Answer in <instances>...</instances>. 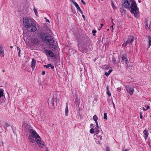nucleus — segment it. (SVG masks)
<instances>
[{
    "instance_id": "1",
    "label": "nucleus",
    "mask_w": 151,
    "mask_h": 151,
    "mask_svg": "<svg viewBox=\"0 0 151 151\" xmlns=\"http://www.w3.org/2000/svg\"><path fill=\"white\" fill-rule=\"evenodd\" d=\"M123 6L126 8L131 9V12L134 14L135 17L139 13L137 5L134 0H124Z\"/></svg>"
},
{
    "instance_id": "2",
    "label": "nucleus",
    "mask_w": 151,
    "mask_h": 151,
    "mask_svg": "<svg viewBox=\"0 0 151 151\" xmlns=\"http://www.w3.org/2000/svg\"><path fill=\"white\" fill-rule=\"evenodd\" d=\"M23 22L25 28L29 32H34L36 31L37 28L33 19L25 17L23 18Z\"/></svg>"
},
{
    "instance_id": "3",
    "label": "nucleus",
    "mask_w": 151,
    "mask_h": 151,
    "mask_svg": "<svg viewBox=\"0 0 151 151\" xmlns=\"http://www.w3.org/2000/svg\"><path fill=\"white\" fill-rule=\"evenodd\" d=\"M40 36L42 41L44 42L52 43L53 42L52 37L49 35H48L43 32H41Z\"/></svg>"
},
{
    "instance_id": "4",
    "label": "nucleus",
    "mask_w": 151,
    "mask_h": 151,
    "mask_svg": "<svg viewBox=\"0 0 151 151\" xmlns=\"http://www.w3.org/2000/svg\"><path fill=\"white\" fill-rule=\"evenodd\" d=\"M134 37L133 36H129L127 40L122 45L123 47H125L127 45L130 46L132 45V43L134 41Z\"/></svg>"
},
{
    "instance_id": "5",
    "label": "nucleus",
    "mask_w": 151,
    "mask_h": 151,
    "mask_svg": "<svg viewBox=\"0 0 151 151\" xmlns=\"http://www.w3.org/2000/svg\"><path fill=\"white\" fill-rule=\"evenodd\" d=\"M125 88L127 92L130 95H132L133 94L134 91V87L127 85L126 86Z\"/></svg>"
},
{
    "instance_id": "6",
    "label": "nucleus",
    "mask_w": 151,
    "mask_h": 151,
    "mask_svg": "<svg viewBox=\"0 0 151 151\" xmlns=\"http://www.w3.org/2000/svg\"><path fill=\"white\" fill-rule=\"evenodd\" d=\"M45 53L46 55L49 57L53 58L54 57V53L51 50H45Z\"/></svg>"
},
{
    "instance_id": "7",
    "label": "nucleus",
    "mask_w": 151,
    "mask_h": 151,
    "mask_svg": "<svg viewBox=\"0 0 151 151\" xmlns=\"http://www.w3.org/2000/svg\"><path fill=\"white\" fill-rule=\"evenodd\" d=\"M4 55V47L2 45H0V56L2 57Z\"/></svg>"
},
{
    "instance_id": "8",
    "label": "nucleus",
    "mask_w": 151,
    "mask_h": 151,
    "mask_svg": "<svg viewBox=\"0 0 151 151\" xmlns=\"http://www.w3.org/2000/svg\"><path fill=\"white\" fill-rule=\"evenodd\" d=\"M122 60L123 62L126 64H127L129 63L128 59L127 58V55L125 54H124L122 55Z\"/></svg>"
},
{
    "instance_id": "9",
    "label": "nucleus",
    "mask_w": 151,
    "mask_h": 151,
    "mask_svg": "<svg viewBox=\"0 0 151 151\" xmlns=\"http://www.w3.org/2000/svg\"><path fill=\"white\" fill-rule=\"evenodd\" d=\"M29 131L32 134L31 135L34 136L35 137H36V136L38 135V134L33 129H31Z\"/></svg>"
},
{
    "instance_id": "10",
    "label": "nucleus",
    "mask_w": 151,
    "mask_h": 151,
    "mask_svg": "<svg viewBox=\"0 0 151 151\" xmlns=\"http://www.w3.org/2000/svg\"><path fill=\"white\" fill-rule=\"evenodd\" d=\"M36 60L32 59L31 63V67L32 70H34L35 67Z\"/></svg>"
},
{
    "instance_id": "11",
    "label": "nucleus",
    "mask_w": 151,
    "mask_h": 151,
    "mask_svg": "<svg viewBox=\"0 0 151 151\" xmlns=\"http://www.w3.org/2000/svg\"><path fill=\"white\" fill-rule=\"evenodd\" d=\"M49 48L50 49L52 50H53V49L55 50L57 48V47L51 43H50L49 44Z\"/></svg>"
},
{
    "instance_id": "12",
    "label": "nucleus",
    "mask_w": 151,
    "mask_h": 151,
    "mask_svg": "<svg viewBox=\"0 0 151 151\" xmlns=\"http://www.w3.org/2000/svg\"><path fill=\"white\" fill-rule=\"evenodd\" d=\"M35 137L32 135H29V140L32 143H34L35 142Z\"/></svg>"
},
{
    "instance_id": "13",
    "label": "nucleus",
    "mask_w": 151,
    "mask_h": 151,
    "mask_svg": "<svg viewBox=\"0 0 151 151\" xmlns=\"http://www.w3.org/2000/svg\"><path fill=\"white\" fill-rule=\"evenodd\" d=\"M143 133L145 135V139H147L148 135V134L147 133V131L146 129H145L143 131Z\"/></svg>"
},
{
    "instance_id": "14",
    "label": "nucleus",
    "mask_w": 151,
    "mask_h": 151,
    "mask_svg": "<svg viewBox=\"0 0 151 151\" xmlns=\"http://www.w3.org/2000/svg\"><path fill=\"white\" fill-rule=\"evenodd\" d=\"M108 102L109 104L110 105H113V107L114 109H115V106L114 104V103L113 101L110 100L109 99L108 101Z\"/></svg>"
},
{
    "instance_id": "15",
    "label": "nucleus",
    "mask_w": 151,
    "mask_h": 151,
    "mask_svg": "<svg viewBox=\"0 0 151 151\" xmlns=\"http://www.w3.org/2000/svg\"><path fill=\"white\" fill-rule=\"evenodd\" d=\"M38 145L39 147H42L45 145L44 142L43 141H40L38 143Z\"/></svg>"
},
{
    "instance_id": "16",
    "label": "nucleus",
    "mask_w": 151,
    "mask_h": 151,
    "mask_svg": "<svg viewBox=\"0 0 151 151\" xmlns=\"http://www.w3.org/2000/svg\"><path fill=\"white\" fill-rule=\"evenodd\" d=\"M57 100V98H52V99L51 100V104H52V106H54V104H55L54 102L56 103V102Z\"/></svg>"
},
{
    "instance_id": "17",
    "label": "nucleus",
    "mask_w": 151,
    "mask_h": 151,
    "mask_svg": "<svg viewBox=\"0 0 151 151\" xmlns=\"http://www.w3.org/2000/svg\"><path fill=\"white\" fill-rule=\"evenodd\" d=\"M68 109L67 104H66V108L65 109V115L68 116Z\"/></svg>"
},
{
    "instance_id": "18",
    "label": "nucleus",
    "mask_w": 151,
    "mask_h": 151,
    "mask_svg": "<svg viewBox=\"0 0 151 151\" xmlns=\"http://www.w3.org/2000/svg\"><path fill=\"white\" fill-rule=\"evenodd\" d=\"M31 40L33 44H37L38 42V40L36 38L32 39Z\"/></svg>"
},
{
    "instance_id": "19",
    "label": "nucleus",
    "mask_w": 151,
    "mask_h": 151,
    "mask_svg": "<svg viewBox=\"0 0 151 151\" xmlns=\"http://www.w3.org/2000/svg\"><path fill=\"white\" fill-rule=\"evenodd\" d=\"M35 138L37 140L36 142L37 143H38L39 141H41L40 137L38 134L37 136H36Z\"/></svg>"
},
{
    "instance_id": "20",
    "label": "nucleus",
    "mask_w": 151,
    "mask_h": 151,
    "mask_svg": "<svg viewBox=\"0 0 151 151\" xmlns=\"http://www.w3.org/2000/svg\"><path fill=\"white\" fill-rule=\"evenodd\" d=\"M72 2L73 3L74 5L76 6L77 9L79 7L77 3L74 0H72Z\"/></svg>"
},
{
    "instance_id": "21",
    "label": "nucleus",
    "mask_w": 151,
    "mask_h": 151,
    "mask_svg": "<svg viewBox=\"0 0 151 151\" xmlns=\"http://www.w3.org/2000/svg\"><path fill=\"white\" fill-rule=\"evenodd\" d=\"M148 40H149L148 46H149V47H150L151 45V37H148Z\"/></svg>"
},
{
    "instance_id": "22",
    "label": "nucleus",
    "mask_w": 151,
    "mask_h": 151,
    "mask_svg": "<svg viewBox=\"0 0 151 151\" xmlns=\"http://www.w3.org/2000/svg\"><path fill=\"white\" fill-rule=\"evenodd\" d=\"M145 27L146 29H147L149 27V26H148V22L147 21H146V23L145 25Z\"/></svg>"
},
{
    "instance_id": "23",
    "label": "nucleus",
    "mask_w": 151,
    "mask_h": 151,
    "mask_svg": "<svg viewBox=\"0 0 151 151\" xmlns=\"http://www.w3.org/2000/svg\"><path fill=\"white\" fill-rule=\"evenodd\" d=\"M93 119L94 120L95 122H97V120H98V117L97 116L95 115H94L93 117Z\"/></svg>"
},
{
    "instance_id": "24",
    "label": "nucleus",
    "mask_w": 151,
    "mask_h": 151,
    "mask_svg": "<svg viewBox=\"0 0 151 151\" xmlns=\"http://www.w3.org/2000/svg\"><path fill=\"white\" fill-rule=\"evenodd\" d=\"M3 91L4 90L2 89H1L0 91V98H1V96H3Z\"/></svg>"
},
{
    "instance_id": "25",
    "label": "nucleus",
    "mask_w": 151,
    "mask_h": 151,
    "mask_svg": "<svg viewBox=\"0 0 151 151\" xmlns=\"http://www.w3.org/2000/svg\"><path fill=\"white\" fill-rule=\"evenodd\" d=\"M94 129L93 128H92L90 130V132L91 133V134H93L94 133Z\"/></svg>"
},
{
    "instance_id": "26",
    "label": "nucleus",
    "mask_w": 151,
    "mask_h": 151,
    "mask_svg": "<svg viewBox=\"0 0 151 151\" xmlns=\"http://www.w3.org/2000/svg\"><path fill=\"white\" fill-rule=\"evenodd\" d=\"M104 119L107 120V113H104Z\"/></svg>"
},
{
    "instance_id": "27",
    "label": "nucleus",
    "mask_w": 151,
    "mask_h": 151,
    "mask_svg": "<svg viewBox=\"0 0 151 151\" xmlns=\"http://www.w3.org/2000/svg\"><path fill=\"white\" fill-rule=\"evenodd\" d=\"M77 9L82 14H83V12H82V11L81 10L80 7L77 8Z\"/></svg>"
},
{
    "instance_id": "28",
    "label": "nucleus",
    "mask_w": 151,
    "mask_h": 151,
    "mask_svg": "<svg viewBox=\"0 0 151 151\" xmlns=\"http://www.w3.org/2000/svg\"><path fill=\"white\" fill-rule=\"evenodd\" d=\"M34 10V12H35V14L37 16V9L35 8H34L33 9Z\"/></svg>"
},
{
    "instance_id": "29",
    "label": "nucleus",
    "mask_w": 151,
    "mask_h": 151,
    "mask_svg": "<svg viewBox=\"0 0 151 151\" xmlns=\"http://www.w3.org/2000/svg\"><path fill=\"white\" fill-rule=\"evenodd\" d=\"M50 64H48L47 65H44V67L46 68H49L50 67Z\"/></svg>"
},
{
    "instance_id": "30",
    "label": "nucleus",
    "mask_w": 151,
    "mask_h": 151,
    "mask_svg": "<svg viewBox=\"0 0 151 151\" xmlns=\"http://www.w3.org/2000/svg\"><path fill=\"white\" fill-rule=\"evenodd\" d=\"M106 93L109 97H110L111 96V94L110 93L109 91H107Z\"/></svg>"
},
{
    "instance_id": "31",
    "label": "nucleus",
    "mask_w": 151,
    "mask_h": 151,
    "mask_svg": "<svg viewBox=\"0 0 151 151\" xmlns=\"http://www.w3.org/2000/svg\"><path fill=\"white\" fill-rule=\"evenodd\" d=\"M111 6L113 9H116V7L115 6L113 3V2L111 3Z\"/></svg>"
},
{
    "instance_id": "32",
    "label": "nucleus",
    "mask_w": 151,
    "mask_h": 151,
    "mask_svg": "<svg viewBox=\"0 0 151 151\" xmlns=\"http://www.w3.org/2000/svg\"><path fill=\"white\" fill-rule=\"evenodd\" d=\"M92 33L93 34V36H95L96 35L95 33L96 32V30H93L92 32Z\"/></svg>"
},
{
    "instance_id": "33",
    "label": "nucleus",
    "mask_w": 151,
    "mask_h": 151,
    "mask_svg": "<svg viewBox=\"0 0 151 151\" xmlns=\"http://www.w3.org/2000/svg\"><path fill=\"white\" fill-rule=\"evenodd\" d=\"M96 122V126L95 127V129L96 130V129H97V128H99V126L98 125V123L97 122Z\"/></svg>"
},
{
    "instance_id": "34",
    "label": "nucleus",
    "mask_w": 151,
    "mask_h": 151,
    "mask_svg": "<svg viewBox=\"0 0 151 151\" xmlns=\"http://www.w3.org/2000/svg\"><path fill=\"white\" fill-rule=\"evenodd\" d=\"M6 126V127H8L10 126V124L7 123H6L5 124Z\"/></svg>"
},
{
    "instance_id": "35",
    "label": "nucleus",
    "mask_w": 151,
    "mask_h": 151,
    "mask_svg": "<svg viewBox=\"0 0 151 151\" xmlns=\"http://www.w3.org/2000/svg\"><path fill=\"white\" fill-rule=\"evenodd\" d=\"M50 67H51V69H54V66L52 65L51 64H50Z\"/></svg>"
},
{
    "instance_id": "36",
    "label": "nucleus",
    "mask_w": 151,
    "mask_h": 151,
    "mask_svg": "<svg viewBox=\"0 0 151 151\" xmlns=\"http://www.w3.org/2000/svg\"><path fill=\"white\" fill-rule=\"evenodd\" d=\"M140 118L142 119L143 116H142V113L141 112H140Z\"/></svg>"
},
{
    "instance_id": "37",
    "label": "nucleus",
    "mask_w": 151,
    "mask_h": 151,
    "mask_svg": "<svg viewBox=\"0 0 151 151\" xmlns=\"http://www.w3.org/2000/svg\"><path fill=\"white\" fill-rule=\"evenodd\" d=\"M98 128H97V129L96 130V134H98L99 132V130L98 129Z\"/></svg>"
},
{
    "instance_id": "38",
    "label": "nucleus",
    "mask_w": 151,
    "mask_h": 151,
    "mask_svg": "<svg viewBox=\"0 0 151 151\" xmlns=\"http://www.w3.org/2000/svg\"><path fill=\"white\" fill-rule=\"evenodd\" d=\"M109 74V73H107V72H105V75L106 76H108Z\"/></svg>"
},
{
    "instance_id": "39",
    "label": "nucleus",
    "mask_w": 151,
    "mask_h": 151,
    "mask_svg": "<svg viewBox=\"0 0 151 151\" xmlns=\"http://www.w3.org/2000/svg\"><path fill=\"white\" fill-rule=\"evenodd\" d=\"M81 2L83 3V4H85V3L83 0H81Z\"/></svg>"
},
{
    "instance_id": "40",
    "label": "nucleus",
    "mask_w": 151,
    "mask_h": 151,
    "mask_svg": "<svg viewBox=\"0 0 151 151\" xmlns=\"http://www.w3.org/2000/svg\"><path fill=\"white\" fill-rule=\"evenodd\" d=\"M45 71H42V74L43 75H44L45 74Z\"/></svg>"
},
{
    "instance_id": "41",
    "label": "nucleus",
    "mask_w": 151,
    "mask_h": 151,
    "mask_svg": "<svg viewBox=\"0 0 151 151\" xmlns=\"http://www.w3.org/2000/svg\"><path fill=\"white\" fill-rule=\"evenodd\" d=\"M17 50H19V51H21L20 49L18 46L17 47Z\"/></svg>"
},
{
    "instance_id": "42",
    "label": "nucleus",
    "mask_w": 151,
    "mask_h": 151,
    "mask_svg": "<svg viewBox=\"0 0 151 151\" xmlns=\"http://www.w3.org/2000/svg\"><path fill=\"white\" fill-rule=\"evenodd\" d=\"M145 107L146 108L147 110L150 108V107L148 106H145Z\"/></svg>"
},
{
    "instance_id": "43",
    "label": "nucleus",
    "mask_w": 151,
    "mask_h": 151,
    "mask_svg": "<svg viewBox=\"0 0 151 151\" xmlns=\"http://www.w3.org/2000/svg\"><path fill=\"white\" fill-rule=\"evenodd\" d=\"M121 90V88H117V91H120Z\"/></svg>"
},
{
    "instance_id": "44",
    "label": "nucleus",
    "mask_w": 151,
    "mask_h": 151,
    "mask_svg": "<svg viewBox=\"0 0 151 151\" xmlns=\"http://www.w3.org/2000/svg\"><path fill=\"white\" fill-rule=\"evenodd\" d=\"M106 151H110L109 148L108 147H107L106 148Z\"/></svg>"
},
{
    "instance_id": "45",
    "label": "nucleus",
    "mask_w": 151,
    "mask_h": 151,
    "mask_svg": "<svg viewBox=\"0 0 151 151\" xmlns=\"http://www.w3.org/2000/svg\"><path fill=\"white\" fill-rule=\"evenodd\" d=\"M104 25V24H101V27H100V28L99 29V30H100L101 29V28Z\"/></svg>"
},
{
    "instance_id": "46",
    "label": "nucleus",
    "mask_w": 151,
    "mask_h": 151,
    "mask_svg": "<svg viewBox=\"0 0 151 151\" xmlns=\"http://www.w3.org/2000/svg\"><path fill=\"white\" fill-rule=\"evenodd\" d=\"M112 70H109L108 71V73H109V74H110L112 72Z\"/></svg>"
},
{
    "instance_id": "47",
    "label": "nucleus",
    "mask_w": 151,
    "mask_h": 151,
    "mask_svg": "<svg viewBox=\"0 0 151 151\" xmlns=\"http://www.w3.org/2000/svg\"><path fill=\"white\" fill-rule=\"evenodd\" d=\"M20 52H21V51H19V52H18V55L19 57L20 56Z\"/></svg>"
},
{
    "instance_id": "48",
    "label": "nucleus",
    "mask_w": 151,
    "mask_h": 151,
    "mask_svg": "<svg viewBox=\"0 0 151 151\" xmlns=\"http://www.w3.org/2000/svg\"><path fill=\"white\" fill-rule=\"evenodd\" d=\"M82 17H83V18L84 19H85V16L84 15H83V14H82Z\"/></svg>"
},
{
    "instance_id": "49",
    "label": "nucleus",
    "mask_w": 151,
    "mask_h": 151,
    "mask_svg": "<svg viewBox=\"0 0 151 151\" xmlns=\"http://www.w3.org/2000/svg\"><path fill=\"white\" fill-rule=\"evenodd\" d=\"M143 111H146L147 110V109H145V108L144 107L143 108Z\"/></svg>"
},
{
    "instance_id": "50",
    "label": "nucleus",
    "mask_w": 151,
    "mask_h": 151,
    "mask_svg": "<svg viewBox=\"0 0 151 151\" xmlns=\"http://www.w3.org/2000/svg\"><path fill=\"white\" fill-rule=\"evenodd\" d=\"M106 89L107 91H109V86H107L106 87Z\"/></svg>"
},
{
    "instance_id": "51",
    "label": "nucleus",
    "mask_w": 151,
    "mask_h": 151,
    "mask_svg": "<svg viewBox=\"0 0 151 151\" xmlns=\"http://www.w3.org/2000/svg\"><path fill=\"white\" fill-rule=\"evenodd\" d=\"M46 21L47 22H50V21H49V20H48V19H47L46 20Z\"/></svg>"
},
{
    "instance_id": "52",
    "label": "nucleus",
    "mask_w": 151,
    "mask_h": 151,
    "mask_svg": "<svg viewBox=\"0 0 151 151\" xmlns=\"http://www.w3.org/2000/svg\"><path fill=\"white\" fill-rule=\"evenodd\" d=\"M111 22L112 23L113 22V19H112L111 18Z\"/></svg>"
},
{
    "instance_id": "53",
    "label": "nucleus",
    "mask_w": 151,
    "mask_h": 151,
    "mask_svg": "<svg viewBox=\"0 0 151 151\" xmlns=\"http://www.w3.org/2000/svg\"><path fill=\"white\" fill-rule=\"evenodd\" d=\"M93 124H91V127L93 126Z\"/></svg>"
},
{
    "instance_id": "54",
    "label": "nucleus",
    "mask_w": 151,
    "mask_h": 151,
    "mask_svg": "<svg viewBox=\"0 0 151 151\" xmlns=\"http://www.w3.org/2000/svg\"><path fill=\"white\" fill-rule=\"evenodd\" d=\"M111 28H113V25H112L111 26Z\"/></svg>"
},
{
    "instance_id": "55",
    "label": "nucleus",
    "mask_w": 151,
    "mask_h": 151,
    "mask_svg": "<svg viewBox=\"0 0 151 151\" xmlns=\"http://www.w3.org/2000/svg\"><path fill=\"white\" fill-rule=\"evenodd\" d=\"M10 47H11V48H13V46H10Z\"/></svg>"
},
{
    "instance_id": "56",
    "label": "nucleus",
    "mask_w": 151,
    "mask_h": 151,
    "mask_svg": "<svg viewBox=\"0 0 151 151\" xmlns=\"http://www.w3.org/2000/svg\"><path fill=\"white\" fill-rule=\"evenodd\" d=\"M4 71H5V70H2V72H4Z\"/></svg>"
},
{
    "instance_id": "57",
    "label": "nucleus",
    "mask_w": 151,
    "mask_h": 151,
    "mask_svg": "<svg viewBox=\"0 0 151 151\" xmlns=\"http://www.w3.org/2000/svg\"><path fill=\"white\" fill-rule=\"evenodd\" d=\"M112 24H112V25H113L114 24V23L113 22H112Z\"/></svg>"
},
{
    "instance_id": "58",
    "label": "nucleus",
    "mask_w": 151,
    "mask_h": 151,
    "mask_svg": "<svg viewBox=\"0 0 151 151\" xmlns=\"http://www.w3.org/2000/svg\"><path fill=\"white\" fill-rule=\"evenodd\" d=\"M100 139H102V137H100Z\"/></svg>"
},
{
    "instance_id": "59",
    "label": "nucleus",
    "mask_w": 151,
    "mask_h": 151,
    "mask_svg": "<svg viewBox=\"0 0 151 151\" xmlns=\"http://www.w3.org/2000/svg\"><path fill=\"white\" fill-rule=\"evenodd\" d=\"M124 151H127V150L126 149V150H124Z\"/></svg>"
},
{
    "instance_id": "60",
    "label": "nucleus",
    "mask_w": 151,
    "mask_h": 151,
    "mask_svg": "<svg viewBox=\"0 0 151 151\" xmlns=\"http://www.w3.org/2000/svg\"><path fill=\"white\" fill-rule=\"evenodd\" d=\"M46 151H48V150L47 149L46 150Z\"/></svg>"
},
{
    "instance_id": "61",
    "label": "nucleus",
    "mask_w": 151,
    "mask_h": 151,
    "mask_svg": "<svg viewBox=\"0 0 151 151\" xmlns=\"http://www.w3.org/2000/svg\"><path fill=\"white\" fill-rule=\"evenodd\" d=\"M124 12H125V11H124Z\"/></svg>"
}]
</instances>
